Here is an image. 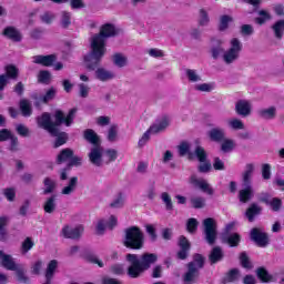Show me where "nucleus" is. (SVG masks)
I'll list each match as a JSON object with an SVG mask.
<instances>
[{
	"instance_id": "obj_1",
	"label": "nucleus",
	"mask_w": 284,
	"mask_h": 284,
	"mask_svg": "<svg viewBox=\"0 0 284 284\" xmlns=\"http://www.w3.org/2000/svg\"><path fill=\"white\" fill-rule=\"evenodd\" d=\"M116 34V28L112 24H104L100 29V33L91 38V52L84 55L83 61L88 70H97V65L101 63L103 57H105V39L114 37Z\"/></svg>"
},
{
	"instance_id": "obj_2",
	"label": "nucleus",
	"mask_w": 284,
	"mask_h": 284,
	"mask_svg": "<svg viewBox=\"0 0 284 284\" xmlns=\"http://www.w3.org/2000/svg\"><path fill=\"white\" fill-rule=\"evenodd\" d=\"M212 45L211 54L213 59H222L226 65L236 63L241 58V52H243V42L239 38L230 40V48L227 50L223 48V40L221 39L213 40Z\"/></svg>"
},
{
	"instance_id": "obj_3",
	"label": "nucleus",
	"mask_w": 284,
	"mask_h": 284,
	"mask_svg": "<svg viewBox=\"0 0 284 284\" xmlns=\"http://www.w3.org/2000/svg\"><path fill=\"white\" fill-rule=\"evenodd\" d=\"M74 116H77V109H71L67 116L63 115V112L55 111V122H52L49 113H43L41 116H38L37 121L39 128L47 130L49 134L57 135V126L61 125V123H64L67 128H70V125H72V121H74Z\"/></svg>"
},
{
	"instance_id": "obj_4",
	"label": "nucleus",
	"mask_w": 284,
	"mask_h": 284,
	"mask_svg": "<svg viewBox=\"0 0 284 284\" xmlns=\"http://www.w3.org/2000/svg\"><path fill=\"white\" fill-rule=\"evenodd\" d=\"M156 254L154 253L143 254L141 261L139 260V255L128 254L126 261L130 263L128 275L131 278H138V276H141V274L152 265V263H156Z\"/></svg>"
},
{
	"instance_id": "obj_5",
	"label": "nucleus",
	"mask_w": 284,
	"mask_h": 284,
	"mask_svg": "<svg viewBox=\"0 0 284 284\" xmlns=\"http://www.w3.org/2000/svg\"><path fill=\"white\" fill-rule=\"evenodd\" d=\"M144 243L145 235L141 229L136 226L126 229L124 239L125 247H130L131 250H142Z\"/></svg>"
},
{
	"instance_id": "obj_6",
	"label": "nucleus",
	"mask_w": 284,
	"mask_h": 284,
	"mask_svg": "<svg viewBox=\"0 0 284 284\" xmlns=\"http://www.w3.org/2000/svg\"><path fill=\"white\" fill-rule=\"evenodd\" d=\"M252 174H254V164H246L245 171L243 173L244 187L239 192V199L241 203H247V201L254 196V190H252V185H250L252 181Z\"/></svg>"
},
{
	"instance_id": "obj_7",
	"label": "nucleus",
	"mask_w": 284,
	"mask_h": 284,
	"mask_svg": "<svg viewBox=\"0 0 284 284\" xmlns=\"http://www.w3.org/2000/svg\"><path fill=\"white\" fill-rule=\"evenodd\" d=\"M169 125H170L169 116H162L161 119L156 120L155 123H153L149 128V130L144 132L143 135L140 138L138 142L139 148H145L152 134H159V132H163V130H165V128H168Z\"/></svg>"
},
{
	"instance_id": "obj_8",
	"label": "nucleus",
	"mask_w": 284,
	"mask_h": 284,
	"mask_svg": "<svg viewBox=\"0 0 284 284\" xmlns=\"http://www.w3.org/2000/svg\"><path fill=\"white\" fill-rule=\"evenodd\" d=\"M89 161L92 165L97 168H101V165L105 164L104 151L101 144L92 145L89 152Z\"/></svg>"
},
{
	"instance_id": "obj_9",
	"label": "nucleus",
	"mask_w": 284,
	"mask_h": 284,
	"mask_svg": "<svg viewBox=\"0 0 284 284\" xmlns=\"http://www.w3.org/2000/svg\"><path fill=\"white\" fill-rule=\"evenodd\" d=\"M195 158L200 161L199 172H202V174H207V172L212 170V163L207 161L205 149H203V146H195Z\"/></svg>"
},
{
	"instance_id": "obj_10",
	"label": "nucleus",
	"mask_w": 284,
	"mask_h": 284,
	"mask_svg": "<svg viewBox=\"0 0 284 284\" xmlns=\"http://www.w3.org/2000/svg\"><path fill=\"white\" fill-rule=\"evenodd\" d=\"M205 240L210 245L216 241V221L209 217L203 221Z\"/></svg>"
},
{
	"instance_id": "obj_11",
	"label": "nucleus",
	"mask_w": 284,
	"mask_h": 284,
	"mask_svg": "<svg viewBox=\"0 0 284 284\" xmlns=\"http://www.w3.org/2000/svg\"><path fill=\"white\" fill-rule=\"evenodd\" d=\"M189 183L191 185H194V187H199L204 194H209L212 196L214 194V189H212V185L209 184L207 180L203 178H196V175H191L189 179Z\"/></svg>"
},
{
	"instance_id": "obj_12",
	"label": "nucleus",
	"mask_w": 284,
	"mask_h": 284,
	"mask_svg": "<svg viewBox=\"0 0 284 284\" xmlns=\"http://www.w3.org/2000/svg\"><path fill=\"white\" fill-rule=\"evenodd\" d=\"M57 161L58 163H69V165H81V158L74 156V153L70 149L62 150Z\"/></svg>"
},
{
	"instance_id": "obj_13",
	"label": "nucleus",
	"mask_w": 284,
	"mask_h": 284,
	"mask_svg": "<svg viewBox=\"0 0 284 284\" xmlns=\"http://www.w3.org/2000/svg\"><path fill=\"white\" fill-rule=\"evenodd\" d=\"M0 265L11 272H17L19 278H21V271H19V266L14 263L12 255H8L6 252L0 251Z\"/></svg>"
},
{
	"instance_id": "obj_14",
	"label": "nucleus",
	"mask_w": 284,
	"mask_h": 284,
	"mask_svg": "<svg viewBox=\"0 0 284 284\" xmlns=\"http://www.w3.org/2000/svg\"><path fill=\"white\" fill-rule=\"evenodd\" d=\"M235 112L239 116H243L244 119L250 116V114H252V102L248 100H239L235 103Z\"/></svg>"
},
{
	"instance_id": "obj_15",
	"label": "nucleus",
	"mask_w": 284,
	"mask_h": 284,
	"mask_svg": "<svg viewBox=\"0 0 284 284\" xmlns=\"http://www.w3.org/2000/svg\"><path fill=\"white\" fill-rule=\"evenodd\" d=\"M251 239L258 245V247H265L270 243V240L267 239V234L265 232H262L260 229H253L251 231Z\"/></svg>"
},
{
	"instance_id": "obj_16",
	"label": "nucleus",
	"mask_w": 284,
	"mask_h": 284,
	"mask_svg": "<svg viewBox=\"0 0 284 284\" xmlns=\"http://www.w3.org/2000/svg\"><path fill=\"white\" fill-rule=\"evenodd\" d=\"M194 145L190 142H181L179 145V152L181 156H187L191 161L196 159V149H194Z\"/></svg>"
},
{
	"instance_id": "obj_17",
	"label": "nucleus",
	"mask_w": 284,
	"mask_h": 284,
	"mask_svg": "<svg viewBox=\"0 0 284 284\" xmlns=\"http://www.w3.org/2000/svg\"><path fill=\"white\" fill-rule=\"evenodd\" d=\"M262 203L270 206L273 212H278L283 207V201L278 197H272L270 195H264L261 197Z\"/></svg>"
},
{
	"instance_id": "obj_18",
	"label": "nucleus",
	"mask_w": 284,
	"mask_h": 284,
	"mask_svg": "<svg viewBox=\"0 0 284 284\" xmlns=\"http://www.w3.org/2000/svg\"><path fill=\"white\" fill-rule=\"evenodd\" d=\"M62 234L65 239H79L83 234V226H64L62 229Z\"/></svg>"
},
{
	"instance_id": "obj_19",
	"label": "nucleus",
	"mask_w": 284,
	"mask_h": 284,
	"mask_svg": "<svg viewBox=\"0 0 284 284\" xmlns=\"http://www.w3.org/2000/svg\"><path fill=\"white\" fill-rule=\"evenodd\" d=\"M210 141L214 143H221L225 139V130L222 128H213L207 132Z\"/></svg>"
},
{
	"instance_id": "obj_20",
	"label": "nucleus",
	"mask_w": 284,
	"mask_h": 284,
	"mask_svg": "<svg viewBox=\"0 0 284 284\" xmlns=\"http://www.w3.org/2000/svg\"><path fill=\"white\" fill-rule=\"evenodd\" d=\"M199 280V271L194 264H189V270L183 276L184 284H194Z\"/></svg>"
},
{
	"instance_id": "obj_21",
	"label": "nucleus",
	"mask_w": 284,
	"mask_h": 284,
	"mask_svg": "<svg viewBox=\"0 0 284 284\" xmlns=\"http://www.w3.org/2000/svg\"><path fill=\"white\" fill-rule=\"evenodd\" d=\"M114 72L101 67L95 70V79L98 81L106 82V81H112L114 79Z\"/></svg>"
},
{
	"instance_id": "obj_22",
	"label": "nucleus",
	"mask_w": 284,
	"mask_h": 284,
	"mask_svg": "<svg viewBox=\"0 0 284 284\" xmlns=\"http://www.w3.org/2000/svg\"><path fill=\"white\" fill-rule=\"evenodd\" d=\"M180 252L178 253V257L181 261L187 258V252H190V242L185 236H181L179 241Z\"/></svg>"
},
{
	"instance_id": "obj_23",
	"label": "nucleus",
	"mask_w": 284,
	"mask_h": 284,
	"mask_svg": "<svg viewBox=\"0 0 284 284\" xmlns=\"http://www.w3.org/2000/svg\"><path fill=\"white\" fill-rule=\"evenodd\" d=\"M10 139L11 141V146L10 150L14 152L17 150V145H19V141L17 140L16 136H12V133L10 131L3 129L0 131V141H8Z\"/></svg>"
},
{
	"instance_id": "obj_24",
	"label": "nucleus",
	"mask_w": 284,
	"mask_h": 284,
	"mask_svg": "<svg viewBox=\"0 0 284 284\" xmlns=\"http://www.w3.org/2000/svg\"><path fill=\"white\" fill-rule=\"evenodd\" d=\"M267 21H272V13L268 10L261 9L257 11V17L255 18V23L257 26H264Z\"/></svg>"
},
{
	"instance_id": "obj_25",
	"label": "nucleus",
	"mask_w": 284,
	"mask_h": 284,
	"mask_svg": "<svg viewBox=\"0 0 284 284\" xmlns=\"http://www.w3.org/2000/svg\"><path fill=\"white\" fill-rule=\"evenodd\" d=\"M33 63H38L39 65H52L57 58L54 55H34L32 58Z\"/></svg>"
},
{
	"instance_id": "obj_26",
	"label": "nucleus",
	"mask_w": 284,
	"mask_h": 284,
	"mask_svg": "<svg viewBox=\"0 0 284 284\" xmlns=\"http://www.w3.org/2000/svg\"><path fill=\"white\" fill-rule=\"evenodd\" d=\"M83 135H84L85 141L91 143L92 145H101V139L99 138V134H97V132H94V130L87 129L83 132Z\"/></svg>"
},
{
	"instance_id": "obj_27",
	"label": "nucleus",
	"mask_w": 284,
	"mask_h": 284,
	"mask_svg": "<svg viewBox=\"0 0 284 284\" xmlns=\"http://www.w3.org/2000/svg\"><path fill=\"white\" fill-rule=\"evenodd\" d=\"M2 34L7 37V39H11V41H21L22 39L21 32H19L14 27L6 28Z\"/></svg>"
},
{
	"instance_id": "obj_28",
	"label": "nucleus",
	"mask_w": 284,
	"mask_h": 284,
	"mask_svg": "<svg viewBox=\"0 0 284 284\" xmlns=\"http://www.w3.org/2000/svg\"><path fill=\"white\" fill-rule=\"evenodd\" d=\"M226 125L229 128V130H244L245 129V122H243V120L239 119V118H230L226 121Z\"/></svg>"
},
{
	"instance_id": "obj_29",
	"label": "nucleus",
	"mask_w": 284,
	"mask_h": 284,
	"mask_svg": "<svg viewBox=\"0 0 284 284\" xmlns=\"http://www.w3.org/2000/svg\"><path fill=\"white\" fill-rule=\"evenodd\" d=\"M78 183L79 179H77V176L71 178L69 184L62 189L61 194H63L64 196H70V194H74Z\"/></svg>"
},
{
	"instance_id": "obj_30",
	"label": "nucleus",
	"mask_w": 284,
	"mask_h": 284,
	"mask_svg": "<svg viewBox=\"0 0 284 284\" xmlns=\"http://www.w3.org/2000/svg\"><path fill=\"white\" fill-rule=\"evenodd\" d=\"M43 210L47 214L57 212V196H51L44 201Z\"/></svg>"
},
{
	"instance_id": "obj_31",
	"label": "nucleus",
	"mask_w": 284,
	"mask_h": 284,
	"mask_svg": "<svg viewBox=\"0 0 284 284\" xmlns=\"http://www.w3.org/2000/svg\"><path fill=\"white\" fill-rule=\"evenodd\" d=\"M112 61L116 68H125L128 65V55L123 53H114L112 55Z\"/></svg>"
},
{
	"instance_id": "obj_32",
	"label": "nucleus",
	"mask_w": 284,
	"mask_h": 284,
	"mask_svg": "<svg viewBox=\"0 0 284 284\" xmlns=\"http://www.w3.org/2000/svg\"><path fill=\"white\" fill-rule=\"evenodd\" d=\"M261 119L272 120L276 116V106H268L258 111Z\"/></svg>"
},
{
	"instance_id": "obj_33",
	"label": "nucleus",
	"mask_w": 284,
	"mask_h": 284,
	"mask_svg": "<svg viewBox=\"0 0 284 284\" xmlns=\"http://www.w3.org/2000/svg\"><path fill=\"white\" fill-rule=\"evenodd\" d=\"M236 148V142L230 138H224L221 142V150L225 154L232 152Z\"/></svg>"
},
{
	"instance_id": "obj_34",
	"label": "nucleus",
	"mask_w": 284,
	"mask_h": 284,
	"mask_svg": "<svg viewBox=\"0 0 284 284\" xmlns=\"http://www.w3.org/2000/svg\"><path fill=\"white\" fill-rule=\"evenodd\" d=\"M234 22V18L231 16H221L220 17V23H219V30L220 32H225L230 26Z\"/></svg>"
},
{
	"instance_id": "obj_35",
	"label": "nucleus",
	"mask_w": 284,
	"mask_h": 284,
	"mask_svg": "<svg viewBox=\"0 0 284 284\" xmlns=\"http://www.w3.org/2000/svg\"><path fill=\"white\" fill-rule=\"evenodd\" d=\"M185 77L190 83H199L202 81L201 74L194 69H186Z\"/></svg>"
},
{
	"instance_id": "obj_36",
	"label": "nucleus",
	"mask_w": 284,
	"mask_h": 284,
	"mask_svg": "<svg viewBox=\"0 0 284 284\" xmlns=\"http://www.w3.org/2000/svg\"><path fill=\"white\" fill-rule=\"evenodd\" d=\"M272 30H273L276 39H283V34H284V19L277 20L272 26Z\"/></svg>"
},
{
	"instance_id": "obj_37",
	"label": "nucleus",
	"mask_w": 284,
	"mask_h": 284,
	"mask_svg": "<svg viewBox=\"0 0 284 284\" xmlns=\"http://www.w3.org/2000/svg\"><path fill=\"white\" fill-rule=\"evenodd\" d=\"M106 230H109V229H108V224L105 222V219L97 220V222L94 223L95 234H98V236H101V235L105 234Z\"/></svg>"
},
{
	"instance_id": "obj_38",
	"label": "nucleus",
	"mask_w": 284,
	"mask_h": 284,
	"mask_svg": "<svg viewBox=\"0 0 284 284\" xmlns=\"http://www.w3.org/2000/svg\"><path fill=\"white\" fill-rule=\"evenodd\" d=\"M20 111L22 116H31L32 115V103L28 100L20 101Z\"/></svg>"
},
{
	"instance_id": "obj_39",
	"label": "nucleus",
	"mask_w": 284,
	"mask_h": 284,
	"mask_svg": "<svg viewBox=\"0 0 284 284\" xmlns=\"http://www.w3.org/2000/svg\"><path fill=\"white\" fill-rule=\"evenodd\" d=\"M261 206L252 204L246 211V219H248V221L252 223V221H254V217L261 214Z\"/></svg>"
},
{
	"instance_id": "obj_40",
	"label": "nucleus",
	"mask_w": 284,
	"mask_h": 284,
	"mask_svg": "<svg viewBox=\"0 0 284 284\" xmlns=\"http://www.w3.org/2000/svg\"><path fill=\"white\" fill-rule=\"evenodd\" d=\"M241 273L239 272V270L233 268L226 273L224 277V283H234V281H239Z\"/></svg>"
},
{
	"instance_id": "obj_41",
	"label": "nucleus",
	"mask_w": 284,
	"mask_h": 284,
	"mask_svg": "<svg viewBox=\"0 0 284 284\" xmlns=\"http://www.w3.org/2000/svg\"><path fill=\"white\" fill-rule=\"evenodd\" d=\"M44 194H52L57 187V182L50 178H45L44 181Z\"/></svg>"
},
{
	"instance_id": "obj_42",
	"label": "nucleus",
	"mask_w": 284,
	"mask_h": 284,
	"mask_svg": "<svg viewBox=\"0 0 284 284\" xmlns=\"http://www.w3.org/2000/svg\"><path fill=\"white\" fill-rule=\"evenodd\" d=\"M119 156V152L114 149H108L104 151V163H112V161H116Z\"/></svg>"
},
{
	"instance_id": "obj_43",
	"label": "nucleus",
	"mask_w": 284,
	"mask_h": 284,
	"mask_svg": "<svg viewBox=\"0 0 284 284\" xmlns=\"http://www.w3.org/2000/svg\"><path fill=\"white\" fill-rule=\"evenodd\" d=\"M33 247L34 241H32V237H27L21 244L20 252L21 254H28V252H30V250H32Z\"/></svg>"
},
{
	"instance_id": "obj_44",
	"label": "nucleus",
	"mask_w": 284,
	"mask_h": 284,
	"mask_svg": "<svg viewBox=\"0 0 284 284\" xmlns=\"http://www.w3.org/2000/svg\"><path fill=\"white\" fill-rule=\"evenodd\" d=\"M223 258V251L220 247H214L210 254V262L212 264L219 263Z\"/></svg>"
},
{
	"instance_id": "obj_45",
	"label": "nucleus",
	"mask_w": 284,
	"mask_h": 284,
	"mask_svg": "<svg viewBox=\"0 0 284 284\" xmlns=\"http://www.w3.org/2000/svg\"><path fill=\"white\" fill-rule=\"evenodd\" d=\"M256 274H257V277L260 278V281H262V283H270V282L274 281L272 275H270V273H267V271L265 268H258Z\"/></svg>"
},
{
	"instance_id": "obj_46",
	"label": "nucleus",
	"mask_w": 284,
	"mask_h": 284,
	"mask_svg": "<svg viewBox=\"0 0 284 284\" xmlns=\"http://www.w3.org/2000/svg\"><path fill=\"white\" fill-rule=\"evenodd\" d=\"M191 205L195 210H201L202 207H205V199L201 196H193L191 197Z\"/></svg>"
},
{
	"instance_id": "obj_47",
	"label": "nucleus",
	"mask_w": 284,
	"mask_h": 284,
	"mask_svg": "<svg viewBox=\"0 0 284 284\" xmlns=\"http://www.w3.org/2000/svg\"><path fill=\"white\" fill-rule=\"evenodd\" d=\"M57 136L54 148H61V145H64V143L68 141V134L67 133H59V130L57 129V134L53 135Z\"/></svg>"
},
{
	"instance_id": "obj_48",
	"label": "nucleus",
	"mask_w": 284,
	"mask_h": 284,
	"mask_svg": "<svg viewBox=\"0 0 284 284\" xmlns=\"http://www.w3.org/2000/svg\"><path fill=\"white\" fill-rule=\"evenodd\" d=\"M146 53L149 54V57H152V59H163V57H165V52L156 48L148 49Z\"/></svg>"
},
{
	"instance_id": "obj_49",
	"label": "nucleus",
	"mask_w": 284,
	"mask_h": 284,
	"mask_svg": "<svg viewBox=\"0 0 284 284\" xmlns=\"http://www.w3.org/2000/svg\"><path fill=\"white\" fill-rule=\"evenodd\" d=\"M6 73L8 79H17L19 77V69L12 64L6 67Z\"/></svg>"
},
{
	"instance_id": "obj_50",
	"label": "nucleus",
	"mask_w": 284,
	"mask_h": 284,
	"mask_svg": "<svg viewBox=\"0 0 284 284\" xmlns=\"http://www.w3.org/2000/svg\"><path fill=\"white\" fill-rule=\"evenodd\" d=\"M104 221L109 230H114V227L119 225V219L116 217V215H109L108 217L104 219Z\"/></svg>"
},
{
	"instance_id": "obj_51",
	"label": "nucleus",
	"mask_w": 284,
	"mask_h": 284,
	"mask_svg": "<svg viewBox=\"0 0 284 284\" xmlns=\"http://www.w3.org/2000/svg\"><path fill=\"white\" fill-rule=\"evenodd\" d=\"M194 89L197 92H212V90H214V83H201V84H196L194 87Z\"/></svg>"
},
{
	"instance_id": "obj_52",
	"label": "nucleus",
	"mask_w": 284,
	"mask_h": 284,
	"mask_svg": "<svg viewBox=\"0 0 284 284\" xmlns=\"http://www.w3.org/2000/svg\"><path fill=\"white\" fill-rule=\"evenodd\" d=\"M43 270V261L38 260L31 264V273L39 275Z\"/></svg>"
},
{
	"instance_id": "obj_53",
	"label": "nucleus",
	"mask_w": 284,
	"mask_h": 284,
	"mask_svg": "<svg viewBox=\"0 0 284 284\" xmlns=\"http://www.w3.org/2000/svg\"><path fill=\"white\" fill-rule=\"evenodd\" d=\"M79 94L82 99H87L88 94H90V85L85 83L78 84Z\"/></svg>"
},
{
	"instance_id": "obj_54",
	"label": "nucleus",
	"mask_w": 284,
	"mask_h": 284,
	"mask_svg": "<svg viewBox=\"0 0 284 284\" xmlns=\"http://www.w3.org/2000/svg\"><path fill=\"white\" fill-rule=\"evenodd\" d=\"M52 79V75H50V72L48 71H40L38 75V81L40 83H50V80Z\"/></svg>"
},
{
	"instance_id": "obj_55",
	"label": "nucleus",
	"mask_w": 284,
	"mask_h": 284,
	"mask_svg": "<svg viewBox=\"0 0 284 284\" xmlns=\"http://www.w3.org/2000/svg\"><path fill=\"white\" fill-rule=\"evenodd\" d=\"M118 136H119V126L112 125L109 129L108 139L110 141H116Z\"/></svg>"
},
{
	"instance_id": "obj_56",
	"label": "nucleus",
	"mask_w": 284,
	"mask_h": 284,
	"mask_svg": "<svg viewBox=\"0 0 284 284\" xmlns=\"http://www.w3.org/2000/svg\"><path fill=\"white\" fill-rule=\"evenodd\" d=\"M240 241H241V236L236 233L231 234L227 237V243H229V245H231V247H236V245H239Z\"/></svg>"
},
{
	"instance_id": "obj_57",
	"label": "nucleus",
	"mask_w": 284,
	"mask_h": 284,
	"mask_svg": "<svg viewBox=\"0 0 284 284\" xmlns=\"http://www.w3.org/2000/svg\"><path fill=\"white\" fill-rule=\"evenodd\" d=\"M196 227H199V222L196 221V219H190L186 223L187 232L192 234L193 232H196Z\"/></svg>"
},
{
	"instance_id": "obj_58",
	"label": "nucleus",
	"mask_w": 284,
	"mask_h": 284,
	"mask_svg": "<svg viewBox=\"0 0 284 284\" xmlns=\"http://www.w3.org/2000/svg\"><path fill=\"white\" fill-rule=\"evenodd\" d=\"M205 261L203 260V257L201 255H195L193 262L190 265H193V267H195L197 271L201 270V267H203V263Z\"/></svg>"
},
{
	"instance_id": "obj_59",
	"label": "nucleus",
	"mask_w": 284,
	"mask_h": 284,
	"mask_svg": "<svg viewBox=\"0 0 284 284\" xmlns=\"http://www.w3.org/2000/svg\"><path fill=\"white\" fill-rule=\"evenodd\" d=\"M200 26H207L210 23V17L207 16L206 10H200Z\"/></svg>"
},
{
	"instance_id": "obj_60",
	"label": "nucleus",
	"mask_w": 284,
	"mask_h": 284,
	"mask_svg": "<svg viewBox=\"0 0 284 284\" xmlns=\"http://www.w3.org/2000/svg\"><path fill=\"white\" fill-rule=\"evenodd\" d=\"M97 125H100L101 128H105V125H110V116H98L95 119Z\"/></svg>"
},
{
	"instance_id": "obj_61",
	"label": "nucleus",
	"mask_w": 284,
	"mask_h": 284,
	"mask_svg": "<svg viewBox=\"0 0 284 284\" xmlns=\"http://www.w3.org/2000/svg\"><path fill=\"white\" fill-rule=\"evenodd\" d=\"M61 23L63 28H68V26H70L71 23L70 12H67V11L62 12Z\"/></svg>"
},
{
	"instance_id": "obj_62",
	"label": "nucleus",
	"mask_w": 284,
	"mask_h": 284,
	"mask_svg": "<svg viewBox=\"0 0 284 284\" xmlns=\"http://www.w3.org/2000/svg\"><path fill=\"white\" fill-rule=\"evenodd\" d=\"M161 199L165 203L166 210H172V197H170V194L164 192L161 194Z\"/></svg>"
},
{
	"instance_id": "obj_63",
	"label": "nucleus",
	"mask_w": 284,
	"mask_h": 284,
	"mask_svg": "<svg viewBox=\"0 0 284 284\" xmlns=\"http://www.w3.org/2000/svg\"><path fill=\"white\" fill-rule=\"evenodd\" d=\"M272 10L277 17H284V7H283V4H281V3L273 4Z\"/></svg>"
},
{
	"instance_id": "obj_64",
	"label": "nucleus",
	"mask_w": 284,
	"mask_h": 284,
	"mask_svg": "<svg viewBox=\"0 0 284 284\" xmlns=\"http://www.w3.org/2000/svg\"><path fill=\"white\" fill-rule=\"evenodd\" d=\"M3 194L9 201H14V196H17L14 189H4Z\"/></svg>"
}]
</instances>
